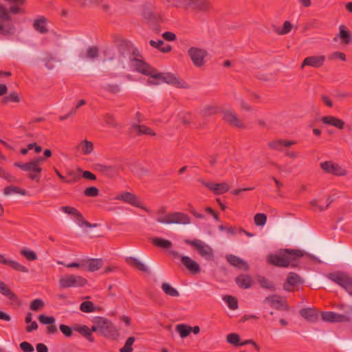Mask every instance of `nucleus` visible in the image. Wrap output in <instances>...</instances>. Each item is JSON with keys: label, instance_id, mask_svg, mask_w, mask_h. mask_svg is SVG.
Instances as JSON below:
<instances>
[{"label": "nucleus", "instance_id": "nucleus-25", "mask_svg": "<svg viewBox=\"0 0 352 352\" xmlns=\"http://www.w3.org/2000/svg\"><path fill=\"white\" fill-rule=\"evenodd\" d=\"M181 261L184 265L192 273H197L200 271L199 265L188 256H182Z\"/></svg>", "mask_w": 352, "mask_h": 352}, {"label": "nucleus", "instance_id": "nucleus-24", "mask_svg": "<svg viewBox=\"0 0 352 352\" xmlns=\"http://www.w3.org/2000/svg\"><path fill=\"white\" fill-rule=\"evenodd\" d=\"M226 259L230 265L235 267L244 270H248L249 269L248 263L236 256L230 254L226 256Z\"/></svg>", "mask_w": 352, "mask_h": 352}, {"label": "nucleus", "instance_id": "nucleus-58", "mask_svg": "<svg viewBox=\"0 0 352 352\" xmlns=\"http://www.w3.org/2000/svg\"><path fill=\"white\" fill-rule=\"evenodd\" d=\"M215 107L208 105L203 108V109L201 111V113L203 116H208L215 113Z\"/></svg>", "mask_w": 352, "mask_h": 352}, {"label": "nucleus", "instance_id": "nucleus-38", "mask_svg": "<svg viewBox=\"0 0 352 352\" xmlns=\"http://www.w3.org/2000/svg\"><path fill=\"white\" fill-rule=\"evenodd\" d=\"M162 289L167 296L171 297H177L179 296V292L169 283H163L162 285Z\"/></svg>", "mask_w": 352, "mask_h": 352}, {"label": "nucleus", "instance_id": "nucleus-41", "mask_svg": "<svg viewBox=\"0 0 352 352\" xmlns=\"http://www.w3.org/2000/svg\"><path fill=\"white\" fill-rule=\"evenodd\" d=\"M176 331L182 338H184L190 333L191 327L186 324H180L176 326Z\"/></svg>", "mask_w": 352, "mask_h": 352}, {"label": "nucleus", "instance_id": "nucleus-37", "mask_svg": "<svg viewBox=\"0 0 352 352\" xmlns=\"http://www.w3.org/2000/svg\"><path fill=\"white\" fill-rule=\"evenodd\" d=\"M6 265L10 266L13 270L17 272H21L23 273L28 272V269L25 266L21 265V263L14 260L7 258V262Z\"/></svg>", "mask_w": 352, "mask_h": 352}, {"label": "nucleus", "instance_id": "nucleus-62", "mask_svg": "<svg viewBox=\"0 0 352 352\" xmlns=\"http://www.w3.org/2000/svg\"><path fill=\"white\" fill-rule=\"evenodd\" d=\"M9 13L13 14H17L19 13H23V10L19 7V6L17 3H13L10 6V8L8 9Z\"/></svg>", "mask_w": 352, "mask_h": 352}, {"label": "nucleus", "instance_id": "nucleus-18", "mask_svg": "<svg viewBox=\"0 0 352 352\" xmlns=\"http://www.w3.org/2000/svg\"><path fill=\"white\" fill-rule=\"evenodd\" d=\"M143 16L151 23L157 22L161 19L160 14L151 6L144 7Z\"/></svg>", "mask_w": 352, "mask_h": 352}, {"label": "nucleus", "instance_id": "nucleus-28", "mask_svg": "<svg viewBox=\"0 0 352 352\" xmlns=\"http://www.w3.org/2000/svg\"><path fill=\"white\" fill-rule=\"evenodd\" d=\"M0 293L6 296L13 302L18 303V297L6 285V284L0 280Z\"/></svg>", "mask_w": 352, "mask_h": 352}, {"label": "nucleus", "instance_id": "nucleus-61", "mask_svg": "<svg viewBox=\"0 0 352 352\" xmlns=\"http://www.w3.org/2000/svg\"><path fill=\"white\" fill-rule=\"evenodd\" d=\"M0 177L9 182H12L14 180V177L4 170L1 167H0Z\"/></svg>", "mask_w": 352, "mask_h": 352}, {"label": "nucleus", "instance_id": "nucleus-15", "mask_svg": "<svg viewBox=\"0 0 352 352\" xmlns=\"http://www.w3.org/2000/svg\"><path fill=\"white\" fill-rule=\"evenodd\" d=\"M321 317L323 321L330 322H347L349 320L348 316L331 311L322 312Z\"/></svg>", "mask_w": 352, "mask_h": 352}, {"label": "nucleus", "instance_id": "nucleus-22", "mask_svg": "<svg viewBox=\"0 0 352 352\" xmlns=\"http://www.w3.org/2000/svg\"><path fill=\"white\" fill-rule=\"evenodd\" d=\"M223 119L225 122L229 123L233 126L239 128L243 127V123L241 122L236 115L232 111H223Z\"/></svg>", "mask_w": 352, "mask_h": 352}, {"label": "nucleus", "instance_id": "nucleus-48", "mask_svg": "<svg viewBox=\"0 0 352 352\" xmlns=\"http://www.w3.org/2000/svg\"><path fill=\"white\" fill-rule=\"evenodd\" d=\"M170 6L175 8H182L188 9L187 0H166Z\"/></svg>", "mask_w": 352, "mask_h": 352}, {"label": "nucleus", "instance_id": "nucleus-55", "mask_svg": "<svg viewBox=\"0 0 352 352\" xmlns=\"http://www.w3.org/2000/svg\"><path fill=\"white\" fill-rule=\"evenodd\" d=\"M99 194V190L95 186L87 188L84 191V195L89 197H96Z\"/></svg>", "mask_w": 352, "mask_h": 352}, {"label": "nucleus", "instance_id": "nucleus-4", "mask_svg": "<svg viewBox=\"0 0 352 352\" xmlns=\"http://www.w3.org/2000/svg\"><path fill=\"white\" fill-rule=\"evenodd\" d=\"M157 221L164 224L186 225L190 223V218L185 213L175 212L166 214L164 217H157Z\"/></svg>", "mask_w": 352, "mask_h": 352}, {"label": "nucleus", "instance_id": "nucleus-52", "mask_svg": "<svg viewBox=\"0 0 352 352\" xmlns=\"http://www.w3.org/2000/svg\"><path fill=\"white\" fill-rule=\"evenodd\" d=\"M3 102L6 104L8 102H19L20 98L16 92H12L5 96L3 98Z\"/></svg>", "mask_w": 352, "mask_h": 352}, {"label": "nucleus", "instance_id": "nucleus-39", "mask_svg": "<svg viewBox=\"0 0 352 352\" xmlns=\"http://www.w3.org/2000/svg\"><path fill=\"white\" fill-rule=\"evenodd\" d=\"M99 56V50L96 46H91L89 47L87 50L86 53L84 56H81L82 58H88L91 60H94L96 58H98Z\"/></svg>", "mask_w": 352, "mask_h": 352}, {"label": "nucleus", "instance_id": "nucleus-1", "mask_svg": "<svg viewBox=\"0 0 352 352\" xmlns=\"http://www.w3.org/2000/svg\"><path fill=\"white\" fill-rule=\"evenodd\" d=\"M131 67L146 76L151 77L148 80V85H159L161 82H166L174 85L177 88H187L188 85L182 80L170 73H160L151 66L138 58H132L130 60Z\"/></svg>", "mask_w": 352, "mask_h": 352}, {"label": "nucleus", "instance_id": "nucleus-53", "mask_svg": "<svg viewBox=\"0 0 352 352\" xmlns=\"http://www.w3.org/2000/svg\"><path fill=\"white\" fill-rule=\"evenodd\" d=\"M44 307V302L41 299H35L30 303V308L32 311H38Z\"/></svg>", "mask_w": 352, "mask_h": 352}, {"label": "nucleus", "instance_id": "nucleus-26", "mask_svg": "<svg viewBox=\"0 0 352 352\" xmlns=\"http://www.w3.org/2000/svg\"><path fill=\"white\" fill-rule=\"evenodd\" d=\"M94 143L87 139L82 140L76 146V149L85 155L91 154L94 151Z\"/></svg>", "mask_w": 352, "mask_h": 352}, {"label": "nucleus", "instance_id": "nucleus-34", "mask_svg": "<svg viewBox=\"0 0 352 352\" xmlns=\"http://www.w3.org/2000/svg\"><path fill=\"white\" fill-rule=\"evenodd\" d=\"M133 131H135L138 135H155V133L153 130L149 127H147L144 125H138L134 124L131 128Z\"/></svg>", "mask_w": 352, "mask_h": 352}, {"label": "nucleus", "instance_id": "nucleus-31", "mask_svg": "<svg viewBox=\"0 0 352 352\" xmlns=\"http://www.w3.org/2000/svg\"><path fill=\"white\" fill-rule=\"evenodd\" d=\"M126 261L127 262L128 264H129L130 265L140 271L144 272H148V267L144 263L138 260L137 258L132 256L127 257L126 258Z\"/></svg>", "mask_w": 352, "mask_h": 352}, {"label": "nucleus", "instance_id": "nucleus-32", "mask_svg": "<svg viewBox=\"0 0 352 352\" xmlns=\"http://www.w3.org/2000/svg\"><path fill=\"white\" fill-rule=\"evenodd\" d=\"M300 314L302 318L309 322H316L318 320V314L315 309L311 308H305L300 311Z\"/></svg>", "mask_w": 352, "mask_h": 352}, {"label": "nucleus", "instance_id": "nucleus-14", "mask_svg": "<svg viewBox=\"0 0 352 352\" xmlns=\"http://www.w3.org/2000/svg\"><path fill=\"white\" fill-rule=\"evenodd\" d=\"M325 60V56L323 55L320 56H311L305 58L301 65V68H304L305 66H310L313 67H320L324 65Z\"/></svg>", "mask_w": 352, "mask_h": 352}, {"label": "nucleus", "instance_id": "nucleus-13", "mask_svg": "<svg viewBox=\"0 0 352 352\" xmlns=\"http://www.w3.org/2000/svg\"><path fill=\"white\" fill-rule=\"evenodd\" d=\"M321 168L327 173L338 176L346 175V171L338 164L331 161L324 162L320 164Z\"/></svg>", "mask_w": 352, "mask_h": 352}, {"label": "nucleus", "instance_id": "nucleus-50", "mask_svg": "<svg viewBox=\"0 0 352 352\" xmlns=\"http://www.w3.org/2000/svg\"><path fill=\"white\" fill-rule=\"evenodd\" d=\"M254 223L258 226H263L267 221V216L263 213H257L254 217Z\"/></svg>", "mask_w": 352, "mask_h": 352}, {"label": "nucleus", "instance_id": "nucleus-54", "mask_svg": "<svg viewBox=\"0 0 352 352\" xmlns=\"http://www.w3.org/2000/svg\"><path fill=\"white\" fill-rule=\"evenodd\" d=\"M94 305L90 301H85L81 303L80 309L82 311L89 313L94 310Z\"/></svg>", "mask_w": 352, "mask_h": 352}, {"label": "nucleus", "instance_id": "nucleus-33", "mask_svg": "<svg viewBox=\"0 0 352 352\" xmlns=\"http://www.w3.org/2000/svg\"><path fill=\"white\" fill-rule=\"evenodd\" d=\"M236 283L239 287L248 289L252 286L253 281L250 276L242 274L236 278Z\"/></svg>", "mask_w": 352, "mask_h": 352}, {"label": "nucleus", "instance_id": "nucleus-64", "mask_svg": "<svg viewBox=\"0 0 352 352\" xmlns=\"http://www.w3.org/2000/svg\"><path fill=\"white\" fill-rule=\"evenodd\" d=\"M20 348L24 352H33L34 349L33 346L28 342H23L20 344Z\"/></svg>", "mask_w": 352, "mask_h": 352}, {"label": "nucleus", "instance_id": "nucleus-7", "mask_svg": "<svg viewBox=\"0 0 352 352\" xmlns=\"http://www.w3.org/2000/svg\"><path fill=\"white\" fill-rule=\"evenodd\" d=\"M99 333L104 336L109 338H115L118 336V329L108 319L98 317Z\"/></svg>", "mask_w": 352, "mask_h": 352}, {"label": "nucleus", "instance_id": "nucleus-49", "mask_svg": "<svg viewBox=\"0 0 352 352\" xmlns=\"http://www.w3.org/2000/svg\"><path fill=\"white\" fill-rule=\"evenodd\" d=\"M135 342L134 337H129L127 338L124 346L120 349V352H132V345Z\"/></svg>", "mask_w": 352, "mask_h": 352}, {"label": "nucleus", "instance_id": "nucleus-56", "mask_svg": "<svg viewBox=\"0 0 352 352\" xmlns=\"http://www.w3.org/2000/svg\"><path fill=\"white\" fill-rule=\"evenodd\" d=\"M54 60H55V57L51 53H47L45 57L43 60L45 63V67L48 69L54 68V65L51 64V62Z\"/></svg>", "mask_w": 352, "mask_h": 352}, {"label": "nucleus", "instance_id": "nucleus-16", "mask_svg": "<svg viewBox=\"0 0 352 352\" xmlns=\"http://www.w3.org/2000/svg\"><path fill=\"white\" fill-rule=\"evenodd\" d=\"M264 302L270 305L276 309H287L285 300L276 295H272L266 297L264 300Z\"/></svg>", "mask_w": 352, "mask_h": 352}, {"label": "nucleus", "instance_id": "nucleus-29", "mask_svg": "<svg viewBox=\"0 0 352 352\" xmlns=\"http://www.w3.org/2000/svg\"><path fill=\"white\" fill-rule=\"evenodd\" d=\"M47 20L44 16H41L34 20L33 23V27L41 34H46L48 32V28H47Z\"/></svg>", "mask_w": 352, "mask_h": 352}, {"label": "nucleus", "instance_id": "nucleus-8", "mask_svg": "<svg viewBox=\"0 0 352 352\" xmlns=\"http://www.w3.org/2000/svg\"><path fill=\"white\" fill-rule=\"evenodd\" d=\"M184 242L195 247L198 253L206 259L210 260L212 258L213 254L212 248L204 241L198 239L193 241L185 239Z\"/></svg>", "mask_w": 352, "mask_h": 352}, {"label": "nucleus", "instance_id": "nucleus-43", "mask_svg": "<svg viewBox=\"0 0 352 352\" xmlns=\"http://www.w3.org/2000/svg\"><path fill=\"white\" fill-rule=\"evenodd\" d=\"M20 254L28 261H35L38 258L37 254H36L35 252L25 248L22 249L20 251Z\"/></svg>", "mask_w": 352, "mask_h": 352}, {"label": "nucleus", "instance_id": "nucleus-59", "mask_svg": "<svg viewBox=\"0 0 352 352\" xmlns=\"http://www.w3.org/2000/svg\"><path fill=\"white\" fill-rule=\"evenodd\" d=\"M329 60L340 59L342 61L346 60V55L340 52H335L329 56Z\"/></svg>", "mask_w": 352, "mask_h": 352}, {"label": "nucleus", "instance_id": "nucleus-60", "mask_svg": "<svg viewBox=\"0 0 352 352\" xmlns=\"http://www.w3.org/2000/svg\"><path fill=\"white\" fill-rule=\"evenodd\" d=\"M60 331L67 337H71L73 334V331L72 328L65 324H60Z\"/></svg>", "mask_w": 352, "mask_h": 352}, {"label": "nucleus", "instance_id": "nucleus-19", "mask_svg": "<svg viewBox=\"0 0 352 352\" xmlns=\"http://www.w3.org/2000/svg\"><path fill=\"white\" fill-rule=\"evenodd\" d=\"M320 120L324 124L334 126L338 129H343L345 126V123L342 120L333 116H323Z\"/></svg>", "mask_w": 352, "mask_h": 352}, {"label": "nucleus", "instance_id": "nucleus-46", "mask_svg": "<svg viewBox=\"0 0 352 352\" xmlns=\"http://www.w3.org/2000/svg\"><path fill=\"white\" fill-rule=\"evenodd\" d=\"M0 19L6 21H10L12 20L8 9L1 3H0Z\"/></svg>", "mask_w": 352, "mask_h": 352}, {"label": "nucleus", "instance_id": "nucleus-5", "mask_svg": "<svg viewBox=\"0 0 352 352\" xmlns=\"http://www.w3.org/2000/svg\"><path fill=\"white\" fill-rule=\"evenodd\" d=\"M327 277L352 295V278L348 274L338 272L329 274Z\"/></svg>", "mask_w": 352, "mask_h": 352}, {"label": "nucleus", "instance_id": "nucleus-17", "mask_svg": "<svg viewBox=\"0 0 352 352\" xmlns=\"http://www.w3.org/2000/svg\"><path fill=\"white\" fill-rule=\"evenodd\" d=\"M103 265L101 258H88L82 260V267H85L89 272L98 270Z\"/></svg>", "mask_w": 352, "mask_h": 352}, {"label": "nucleus", "instance_id": "nucleus-2", "mask_svg": "<svg viewBox=\"0 0 352 352\" xmlns=\"http://www.w3.org/2000/svg\"><path fill=\"white\" fill-rule=\"evenodd\" d=\"M304 256L300 250L285 249L276 254L269 256L270 263L279 267H296L298 260Z\"/></svg>", "mask_w": 352, "mask_h": 352}, {"label": "nucleus", "instance_id": "nucleus-47", "mask_svg": "<svg viewBox=\"0 0 352 352\" xmlns=\"http://www.w3.org/2000/svg\"><path fill=\"white\" fill-rule=\"evenodd\" d=\"M103 120L107 125L112 127L116 128L120 126V124L116 121L114 117L109 113L104 114L103 116Z\"/></svg>", "mask_w": 352, "mask_h": 352}, {"label": "nucleus", "instance_id": "nucleus-10", "mask_svg": "<svg viewBox=\"0 0 352 352\" xmlns=\"http://www.w3.org/2000/svg\"><path fill=\"white\" fill-rule=\"evenodd\" d=\"M188 55L195 66L201 67L205 64V58L207 56L208 52L204 49L192 47L188 49Z\"/></svg>", "mask_w": 352, "mask_h": 352}, {"label": "nucleus", "instance_id": "nucleus-45", "mask_svg": "<svg viewBox=\"0 0 352 352\" xmlns=\"http://www.w3.org/2000/svg\"><path fill=\"white\" fill-rule=\"evenodd\" d=\"M223 299L228 304L230 309L232 310L237 309L238 302L235 298L231 296H225Z\"/></svg>", "mask_w": 352, "mask_h": 352}, {"label": "nucleus", "instance_id": "nucleus-63", "mask_svg": "<svg viewBox=\"0 0 352 352\" xmlns=\"http://www.w3.org/2000/svg\"><path fill=\"white\" fill-rule=\"evenodd\" d=\"M60 210L68 214H72L75 216L76 214H77V212L78 211L76 208L69 206H61Z\"/></svg>", "mask_w": 352, "mask_h": 352}, {"label": "nucleus", "instance_id": "nucleus-35", "mask_svg": "<svg viewBox=\"0 0 352 352\" xmlns=\"http://www.w3.org/2000/svg\"><path fill=\"white\" fill-rule=\"evenodd\" d=\"M149 43L151 46L158 49L164 53L168 52L171 50V47L169 45L166 44L163 40H158L157 41L151 40Z\"/></svg>", "mask_w": 352, "mask_h": 352}, {"label": "nucleus", "instance_id": "nucleus-44", "mask_svg": "<svg viewBox=\"0 0 352 352\" xmlns=\"http://www.w3.org/2000/svg\"><path fill=\"white\" fill-rule=\"evenodd\" d=\"M292 28V23L289 21H286L284 22L283 28H276L275 32L279 35H285V34H288L291 31Z\"/></svg>", "mask_w": 352, "mask_h": 352}, {"label": "nucleus", "instance_id": "nucleus-36", "mask_svg": "<svg viewBox=\"0 0 352 352\" xmlns=\"http://www.w3.org/2000/svg\"><path fill=\"white\" fill-rule=\"evenodd\" d=\"M151 242L153 243V245L164 249H168L173 245L171 241L160 237L151 239Z\"/></svg>", "mask_w": 352, "mask_h": 352}, {"label": "nucleus", "instance_id": "nucleus-42", "mask_svg": "<svg viewBox=\"0 0 352 352\" xmlns=\"http://www.w3.org/2000/svg\"><path fill=\"white\" fill-rule=\"evenodd\" d=\"M256 280H257L258 283H259V285H261V287L265 288V289H270V290L275 289L274 285L271 282H270L267 278H265V277L261 276H258L256 278Z\"/></svg>", "mask_w": 352, "mask_h": 352}, {"label": "nucleus", "instance_id": "nucleus-11", "mask_svg": "<svg viewBox=\"0 0 352 352\" xmlns=\"http://www.w3.org/2000/svg\"><path fill=\"white\" fill-rule=\"evenodd\" d=\"M199 182L202 185L209 188L211 191H212L215 195L223 194L229 190L230 188L227 183H217L214 184L210 182H206L204 180L200 179Z\"/></svg>", "mask_w": 352, "mask_h": 352}, {"label": "nucleus", "instance_id": "nucleus-12", "mask_svg": "<svg viewBox=\"0 0 352 352\" xmlns=\"http://www.w3.org/2000/svg\"><path fill=\"white\" fill-rule=\"evenodd\" d=\"M338 39H340V43L344 45H349L351 43L352 33L344 25L339 26V32L333 38V41L336 42Z\"/></svg>", "mask_w": 352, "mask_h": 352}, {"label": "nucleus", "instance_id": "nucleus-40", "mask_svg": "<svg viewBox=\"0 0 352 352\" xmlns=\"http://www.w3.org/2000/svg\"><path fill=\"white\" fill-rule=\"evenodd\" d=\"M76 330L79 332L81 335H82L86 339H87L90 342L94 341V337L91 333L90 329L85 326L82 325L76 329Z\"/></svg>", "mask_w": 352, "mask_h": 352}, {"label": "nucleus", "instance_id": "nucleus-6", "mask_svg": "<svg viewBox=\"0 0 352 352\" xmlns=\"http://www.w3.org/2000/svg\"><path fill=\"white\" fill-rule=\"evenodd\" d=\"M87 283L86 279L83 277L74 274H67L61 276L59 280L60 288L82 287Z\"/></svg>", "mask_w": 352, "mask_h": 352}, {"label": "nucleus", "instance_id": "nucleus-57", "mask_svg": "<svg viewBox=\"0 0 352 352\" xmlns=\"http://www.w3.org/2000/svg\"><path fill=\"white\" fill-rule=\"evenodd\" d=\"M38 319L41 323L44 324H52L55 322V318L53 316H46L45 315H40Z\"/></svg>", "mask_w": 352, "mask_h": 352}, {"label": "nucleus", "instance_id": "nucleus-9", "mask_svg": "<svg viewBox=\"0 0 352 352\" xmlns=\"http://www.w3.org/2000/svg\"><path fill=\"white\" fill-rule=\"evenodd\" d=\"M116 200L122 201L124 203L129 204L131 206L142 208L146 211L147 212H150V210L144 206L140 200V199L135 195L129 192H122L116 195L115 197Z\"/></svg>", "mask_w": 352, "mask_h": 352}, {"label": "nucleus", "instance_id": "nucleus-3", "mask_svg": "<svg viewBox=\"0 0 352 352\" xmlns=\"http://www.w3.org/2000/svg\"><path fill=\"white\" fill-rule=\"evenodd\" d=\"M44 157H38L25 164L15 162L14 166L19 168L23 171L30 172L28 177L32 180H36V182H38L40 179V173L42 171V168L40 167V164L44 162Z\"/></svg>", "mask_w": 352, "mask_h": 352}, {"label": "nucleus", "instance_id": "nucleus-30", "mask_svg": "<svg viewBox=\"0 0 352 352\" xmlns=\"http://www.w3.org/2000/svg\"><path fill=\"white\" fill-rule=\"evenodd\" d=\"M15 33L14 25L9 23H4L0 21V36H10Z\"/></svg>", "mask_w": 352, "mask_h": 352}, {"label": "nucleus", "instance_id": "nucleus-21", "mask_svg": "<svg viewBox=\"0 0 352 352\" xmlns=\"http://www.w3.org/2000/svg\"><path fill=\"white\" fill-rule=\"evenodd\" d=\"M95 170L101 173L105 176L113 177L118 175V172L114 166H107L102 164H95L94 165Z\"/></svg>", "mask_w": 352, "mask_h": 352}, {"label": "nucleus", "instance_id": "nucleus-51", "mask_svg": "<svg viewBox=\"0 0 352 352\" xmlns=\"http://www.w3.org/2000/svg\"><path fill=\"white\" fill-rule=\"evenodd\" d=\"M226 340L228 342L234 346L240 345V337L237 333H232L227 336Z\"/></svg>", "mask_w": 352, "mask_h": 352}, {"label": "nucleus", "instance_id": "nucleus-23", "mask_svg": "<svg viewBox=\"0 0 352 352\" xmlns=\"http://www.w3.org/2000/svg\"><path fill=\"white\" fill-rule=\"evenodd\" d=\"M188 9L191 8L198 11H206L210 8L208 0H187Z\"/></svg>", "mask_w": 352, "mask_h": 352}, {"label": "nucleus", "instance_id": "nucleus-20", "mask_svg": "<svg viewBox=\"0 0 352 352\" xmlns=\"http://www.w3.org/2000/svg\"><path fill=\"white\" fill-rule=\"evenodd\" d=\"M302 283L301 278L296 273H289L287 276L286 283L283 285L285 291H292V287L297 286Z\"/></svg>", "mask_w": 352, "mask_h": 352}, {"label": "nucleus", "instance_id": "nucleus-27", "mask_svg": "<svg viewBox=\"0 0 352 352\" xmlns=\"http://www.w3.org/2000/svg\"><path fill=\"white\" fill-rule=\"evenodd\" d=\"M295 144H296V142H294V141L280 139V140H276L270 142L268 143V146L270 148L277 150V151H281L282 146L288 148V147L292 146V145H294Z\"/></svg>", "mask_w": 352, "mask_h": 352}]
</instances>
